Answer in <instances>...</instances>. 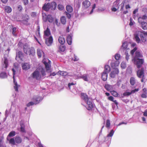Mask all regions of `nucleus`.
I'll return each mask as SVG.
<instances>
[{"label": "nucleus", "instance_id": "c85d7f7f", "mask_svg": "<svg viewBox=\"0 0 147 147\" xmlns=\"http://www.w3.org/2000/svg\"><path fill=\"white\" fill-rule=\"evenodd\" d=\"M50 9V3H48L47 4H45L43 7V9L46 11H48Z\"/></svg>", "mask_w": 147, "mask_h": 147}, {"label": "nucleus", "instance_id": "f3484780", "mask_svg": "<svg viewBox=\"0 0 147 147\" xmlns=\"http://www.w3.org/2000/svg\"><path fill=\"white\" fill-rule=\"evenodd\" d=\"M144 70L142 68L140 70H139L137 72V75L138 77L140 78H141L144 76Z\"/></svg>", "mask_w": 147, "mask_h": 147}, {"label": "nucleus", "instance_id": "393cba45", "mask_svg": "<svg viewBox=\"0 0 147 147\" xmlns=\"http://www.w3.org/2000/svg\"><path fill=\"white\" fill-rule=\"evenodd\" d=\"M107 73L103 72L102 75V78L104 81H105L107 78Z\"/></svg>", "mask_w": 147, "mask_h": 147}, {"label": "nucleus", "instance_id": "e433bc0d", "mask_svg": "<svg viewBox=\"0 0 147 147\" xmlns=\"http://www.w3.org/2000/svg\"><path fill=\"white\" fill-rule=\"evenodd\" d=\"M16 135V132L14 131H12L10 132L8 135L7 138V140H9L8 137H13L15 136Z\"/></svg>", "mask_w": 147, "mask_h": 147}, {"label": "nucleus", "instance_id": "c03bdc74", "mask_svg": "<svg viewBox=\"0 0 147 147\" xmlns=\"http://www.w3.org/2000/svg\"><path fill=\"white\" fill-rule=\"evenodd\" d=\"M121 57V56L119 54H116L115 56V59L117 60H119Z\"/></svg>", "mask_w": 147, "mask_h": 147}, {"label": "nucleus", "instance_id": "774afa93", "mask_svg": "<svg viewBox=\"0 0 147 147\" xmlns=\"http://www.w3.org/2000/svg\"><path fill=\"white\" fill-rule=\"evenodd\" d=\"M108 99L109 100L113 101L114 100V98L112 96H110L109 97Z\"/></svg>", "mask_w": 147, "mask_h": 147}, {"label": "nucleus", "instance_id": "4c0bfd02", "mask_svg": "<svg viewBox=\"0 0 147 147\" xmlns=\"http://www.w3.org/2000/svg\"><path fill=\"white\" fill-rule=\"evenodd\" d=\"M60 20L61 23L63 24H66V18L65 16H62L61 17Z\"/></svg>", "mask_w": 147, "mask_h": 147}, {"label": "nucleus", "instance_id": "6e6552de", "mask_svg": "<svg viewBox=\"0 0 147 147\" xmlns=\"http://www.w3.org/2000/svg\"><path fill=\"white\" fill-rule=\"evenodd\" d=\"M45 64L46 68V69L47 71L49 72L50 71V68L51 66V61L49 60L48 59H44L42 61Z\"/></svg>", "mask_w": 147, "mask_h": 147}, {"label": "nucleus", "instance_id": "864d4df0", "mask_svg": "<svg viewBox=\"0 0 147 147\" xmlns=\"http://www.w3.org/2000/svg\"><path fill=\"white\" fill-rule=\"evenodd\" d=\"M96 5L95 4H94L93 5L92 7V9L90 13V14H91L92 13H93V10H94V9L96 7Z\"/></svg>", "mask_w": 147, "mask_h": 147}, {"label": "nucleus", "instance_id": "79ce46f5", "mask_svg": "<svg viewBox=\"0 0 147 147\" xmlns=\"http://www.w3.org/2000/svg\"><path fill=\"white\" fill-rule=\"evenodd\" d=\"M9 143L13 145H16V142H15V139L14 138H12L9 140Z\"/></svg>", "mask_w": 147, "mask_h": 147}, {"label": "nucleus", "instance_id": "7ed1b4c3", "mask_svg": "<svg viewBox=\"0 0 147 147\" xmlns=\"http://www.w3.org/2000/svg\"><path fill=\"white\" fill-rule=\"evenodd\" d=\"M45 75V69L41 67H39L31 74V76L33 78L39 80L42 76L44 78Z\"/></svg>", "mask_w": 147, "mask_h": 147}, {"label": "nucleus", "instance_id": "09e8293b", "mask_svg": "<svg viewBox=\"0 0 147 147\" xmlns=\"http://www.w3.org/2000/svg\"><path fill=\"white\" fill-rule=\"evenodd\" d=\"M58 8L60 10H63L64 9L63 6L61 4H59L57 6Z\"/></svg>", "mask_w": 147, "mask_h": 147}, {"label": "nucleus", "instance_id": "cd10ccee", "mask_svg": "<svg viewBox=\"0 0 147 147\" xmlns=\"http://www.w3.org/2000/svg\"><path fill=\"white\" fill-rule=\"evenodd\" d=\"M29 19V17L28 15L27 14L24 15L23 17L22 22L24 24H26L24 23L25 22H27L28 20Z\"/></svg>", "mask_w": 147, "mask_h": 147}, {"label": "nucleus", "instance_id": "9b49d317", "mask_svg": "<svg viewBox=\"0 0 147 147\" xmlns=\"http://www.w3.org/2000/svg\"><path fill=\"white\" fill-rule=\"evenodd\" d=\"M46 44L48 46H50L52 45L53 42V38L52 36H49V37L44 38Z\"/></svg>", "mask_w": 147, "mask_h": 147}, {"label": "nucleus", "instance_id": "c9c22d12", "mask_svg": "<svg viewBox=\"0 0 147 147\" xmlns=\"http://www.w3.org/2000/svg\"><path fill=\"white\" fill-rule=\"evenodd\" d=\"M7 76L6 73L4 72H2L0 73V78H6Z\"/></svg>", "mask_w": 147, "mask_h": 147}, {"label": "nucleus", "instance_id": "ea45409f", "mask_svg": "<svg viewBox=\"0 0 147 147\" xmlns=\"http://www.w3.org/2000/svg\"><path fill=\"white\" fill-rule=\"evenodd\" d=\"M127 47V42H125L123 43V45L121 47V49H126Z\"/></svg>", "mask_w": 147, "mask_h": 147}, {"label": "nucleus", "instance_id": "2f4dec72", "mask_svg": "<svg viewBox=\"0 0 147 147\" xmlns=\"http://www.w3.org/2000/svg\"><path fill=\"white\" fill-rule=\"evenodd\" d=\"M67 11L69 13L71 12L73 10V8L70 5H67L66 7Z\"/></svg>", "mask_w": 147, "mask_h": 147}, {"label": "nucleus", "instance_id": "473e14b6", "mask_svg": "<svg viewBox=\"0 0 147 147\" xmlns=\"http://www.w3.org/2000/svg\"><path fill=\"white\" fill-rule=\"evenodd\" d=\"M72 38L70 35H68L67 37V42L68 45H70L72 43Z\"/></svg>", "mask_w": 147, "mask_h": 147}, {"label": "nucleus", "instance_id": "ddd939ff", "mask_svg": "<svg viewBox=\"0 0 147 147\" xmlns=\"http://www.w3.org/2000/svg\"><path fill=\"white\" fill-rule=\"evenodd\" d=\"M119 71L118 68H116L111 72L110 76L112 78H114L115 77L116 75L119 74Z\"/></svg>", "mask_w": 147, "mask_h": 147}, {"label": "nucleus", "instance_id": "0e129e2a", "mask_svg": "<svg viewBox=\"0 0 147 147\" xmlns=\"http://www.w3.org/2000/svg\"><path fill=\"white\" fill-rule=\"evenodd\" d=\"M23 1L25 5H26L28 3V0H23Z\"/></svg>", "mask_w": 147, "mask_h": 147}, {"label": "nucleus", "instance_id": "4d7b16f0", "mask_svg": "<svg viewBox=\"0 0 147 147\" xmlns=\"http://www.w3.org/2000/svg\"><path fill=\"white\" fill-rule=\"evenodd\" d=\"M127 52V51L126 52V51H125V54L126 55L125 58H126V60L127 61H128V60L129 59V55H128Z\"/></svg>", "mask_w": 147, "mask_h": 147}, {"label": "nucleus", "instance_id": "a211bd4d", "mask_svg": "<svg viewBox=\"0 0 147 147\" xmlns=\"http://www.w3.org/2000/svg\"><path fill=\"white\" fill-rule=\"evenodd\" d=\"M118 5V3L117 2H115L114 3L113 6L111 8V10L112 11H117V9L119 8Z\"/></svg>", "mask_w": 147, "mask_h": 147}, {"label": "nucleus", "instance_id": "f8f14e48", "mask_svg": "<svg viewBox=\"0 0 147 147\" xmlns=\"http://www.w3.org/2000/svg\"><path fill=\"white\" fill-rule=\"evenodd\" d=\"M91 3L88 0H86L84 1L82 3V8L84 9H87L90 5Z\"/></svg>", "mask_w": 147, "mask_h": 147}, {"label": "nucleus", "instance_id": "412c9836", "mask_svg": "<svg viewBox=\"0 0 147 147\" xmlns=\"http://www.w3.org/2000/svg\"><path fill=\"white\" fill-rule=\"evenodd\" d=\"M113 86H114L111 85L109 84H106L105 85V87L107 91H111L114 89Z\"/></svg>", "mask_w": 147, "mask_h": 147}, {"label": "nucleus", "instance_id": "4468645a", "mask_svg": "<svg viewBox=\"0 0 147 147\" xmlns=\"http://www.w3.org/2000/svg\"><path fill=\"white\" fill-rule=\"evenodd\" d=\"M8 56L7 54L4 55L3 67L5 68H6L8 66V61L7 59V57Z\"/></svg>", "mask_w": 147, "mask_h": 147}, {"label": "nucleus", "instance_id": "338daca9", "mask_svg": "<svg viewBox=\"0 0 147 147\" xmlns=\"http://www.w3.org/2000/svg\"><path fill=\"white\" fill-rule=\"evenodd\" d=\"M141 17H142V20L147 19V16L145 15Z\"/></svg>", "mask_w": 147, "mask_h": 147}, {"label": "nucleus", "instance_id": "1a4fd4ad", "mask_svg": "<svg viewBox=\"0 0 147 147\" xmlns=\"http://www.w3.org/2000/svg\"><path fill=\"white\" fill-rule=\"evenodd\" d=\"M12 70L13 72V83H14V88L15 90L16 91H18V88L20 86V85H18L17 83L15 81L14 78V75L16 74V70L14 69L13 68Z\"/></svg>", "mask_w": 147, "mask_h": 147}, {"label": "nucleus", "instance_id": "5fc2aeb1", "mask_svg": "<svg viewBox=\"0 0 147 147\" xmlns=\"http://www.w3.org/2000/svg\"><path fill=\"white\" fill-rule=\"evenodd\" d=\"M124 5V2H123L122 3L120 4L121 6V8L120 9V11H123Z\"/></svg>", "mask_w": 147, "mask_h": 147}, {"label": "nucleus", "instance_id": "5701e85b", "mask_svg": "<svg viewBox=\"0 0 147 147\" xmlns=\"http://www.w3.org/2000/svg\"><path fill=\"white\" fill-rule=\"evenodd\" d=\"M4 9L5 12L8 13H11L12 11L11 7L8 6H5L4 7Z\"/></svg>", "mask_w": 147, "mask_h": 147}, {"label": "nucleus", "instance_id": "a878e982", "mask_svg": "<svg viewBox=\"0 0 147 147\" xmlns=\"http://www.w3.org/2000/svg\"><path fill=\"white\" fill-rule=\"evenodd\" d=\"M37 54L39 58L41 57L42 55L44 57V52L41 50L40 49H37Z\"/></svg>", "mask_w": 147, "mask_h": 147}, {"label": "nucleus", "instance_id": "a18cd8bd", "mask_svg": "<svg viewBox=\"0 0 147 147\" xmlns=\"http://www.w3.org/2000/svg\"><path fill=\"white\" fill-rule=\"evenodd\" d=\"M121 67L123 69H125L126 67V64L124 62H122L121 64Z\"/></svg>", "mask_w": 147, "mask_h": 147}, {"label": "nucleus", "instance_id": "7c9ffc66", "mask_svg": "<svg viewBox=\"0 0 147 147\" xmlns=\"http://www.w3.org/2000/svg\"><path fill=\"white\" fill-rule=\"evenodd\" d=\"M111 71V68L108 65H105V69L104 72H106L108 73Z\"/></svg>", "mask_w": 147, "mask_h": 147}, {"label": "nucleus", "instance_id": "052dcab7", "mask_svg": "<svg viewBox=\"0 0 147 147\" xmlns=\"http://www.w3.org/2000/svg\"><path fill=\"white\" fill-rule=\"evenodd\" d=\"M131 94L130 92H125L123 93V95L124 96H129Z\"/></svg>", "mask_w": 147, "mask_h": 147}, {"label": "nucleus", "instance_id": "6e6d98bb", "mask_svg": "<svg viewBox=\"0 0 147 147\" xmlns=\"http://www.w3.org/2000/svg\"><path fill=\"white\" fill-rule=\"evenodd\" d=\"M139 90L138 88L134 90H133L130 92L131 94H133L135 93L136 92H138Z\"/></svg>", "mask_w": 147, "mask_h": 147}, {"label": "nucleus", "instance_id": "bf43d9fd", "mask_svg": "<svg viewBox=\"0 0 147 147\" xmlns=\"http://www.w3.org/2000/svg\"><path fill=\"white\" fill-rule=\"evenodd\" d=\"M16 30V28L15 27L13 28L12 29V34L14 36H16L15 32Z\"/></svg>", "mask_w": 147, "mask_h": 147}, {"label": "nucleus", "instance_id": "a19ab883", "mask_svg": "<svg viewBox=\"0 0 147 147\" xmlns=\"http://www.w3.org/2000/svg\"><path fill=\"white\" fill-rule=\"evenodd\" d=\"M130 82L132 85H134L135 83V78L134 77H131L130 80Z\"/></svg>", "mask_w": 147, "mask_h": 147}, {"label": "nucleus", "instance_id": "dca6fc26", "mask_svg": "<svg viewBox=\"0 0 147 147\" xmlns=\"http://www.w3.org/2000/svg\"><path fill=\"white\" fill-rule=\"evenodd\" d=\"M49 36H51V33L49 29L48 28L47 30L44 31V38L49 37Z\"/></svg>", "mask_w": 147, "mask_h": 147}, {"label": "nucleus", "instance_id": "e2e57ef3", "mask_svg": "<svg viewBox=\"0 0 147 147\" xmlns=\"http://www.w3.org/2000/svg\"><path fill=\"white\" fill-rule=\"evenodd\" d=\"M141 97L143 98H145L146 97V93L145 92L141 95Z\"/></svg>", "mask_w": 147, "mask_h": 147}, {"label": "nucleus", "instance_id": "2eb2a0df", "mask_svg": "<svg viewBox=\"0 0 147 147\" xmlns=\"http://www.w3.org/2000/svg\"><path fill=\"white\" fill-rule=\"evenodd\" d=\"M30 65L28 63H24L22 64V69L25 70H27L30 68Z\"/></svg>", "mask_w": 147, "mask_h": 147}, {"label": "nucleus", "instance_id": "3c124183", "mask_svg": "<svg viewBox=\"0 0 147 147\" xmlns=\"http://www.w3.org/2000/svg\"><path fill=\"white\" fill-rule=\"evenodd\" d=\"M134 22L133 20L131 18H130V22L129 23V25L130 26H132L134 24Z\"/></svg>", "mask_w": 147, "mask_h": 147}, {"label": "nucleus", "instance_id": "49530a36", "mask_svg": "<svg viewBox=\"0 0 147 147\" xmlns=\"http://www.w3.org/2000/svg\"><path fill=\"white\" fill-rule=\"evenodd\" d=\"M114 131L113 129H112L110 131V133L107 135V137H111L113 135Z\"/></svg>", "mask_w": 147, "mask_h": 147}, {"label": "nucleus", "instance_id": "69168bd1", "mask_svg": "<svg viewBox=\"0 0 147 147\" xmlns=\"http://www.w3.org/2000/svg\"><path fill=\"white\" fill-rule=\"evenodd\" d=\"M142 11L145 13H147V8H144L142 9Z\"/></svg>", "mask_w": 147, "mask_h": 147}, {"label": "nucleus", "instance_id": "de8ad7c7", "mask_svg": "<svg viewBox=\"0 0 147 147\" xmlns=\"http://www.w3.org/2000/svg\"><path fill=\"white\" fill-rule=\"evenodd\" d=\"M59 50L61 52H64L65 50V47L63 46H61L59 47Z\"/></svg>", "mask_w": 147, "mask_h": 147}, {"label": "nucleus", "instance_id": "6ab92c4d", "mask_svg": "<svg viewBox=\"0 0 147 147\" xmlns=\"http://www.w3.org/2000/svg\"><path fill=\"white\" fill-rule=\"evenodd\" d=\"M44 20L45 21L48 20L50 22H51L53 21V18L52 16L50 15H48L45 18H43Z\"/></svg>", "mask_w": 147, "mask_h": 147}, {"label": "nucleus", "instance_id": "20e7f679", "mask_svg": "<svg viewBox=\"0 0 147 147\" xmlns=\"http://www.w3.org/2000/svg\"><path fill=\"white\" fill-rule=\"evenodd\" d=\"M81 97L85 102H86V107L87 109L89 110H91L93 107L92 100L88 98L87 95L84 93L81 94Z\"/></svg>", "mask_w": 147, "mask_h": 147}, {"label": "nucleus", "instance_id": "aec40b11", "mask_svg": "<svg viewBox=\"0 0 147 147\" xmlns=\"http://www.w3.org/2000/svg\"><path fill=\"white\" fill-rule=\"evenodd\" d=\"M23 57V55L21 51H19L17 53L16 59H17L19 58L20 60H22Z\"/></svg>", "mask_w": 147, "mask_h": 147}, {"label": "nucleus", "instance_id": "603ef678", "mask_svg": "<svg viewBox=\"0 0 147 147\" xmlns=\"http://www.w3.org/2000/svg\"><path fill=\"white\" fill-rule=\"evenodd\" d=\"M65 13L66 14L67 17L69 19H70L71 17V15L70 14L68 13L67 12H65Z\"/></svg>", "mask_w": 147, "mask_h": 147}, {"label": "nucleus", "instance_id": "c756f323", "mask_svg": "<svg viewBox=\"0 0 147 147\" xmlns=\"http://www.w3.org/2000/svg\"><path fill=\"white\" fill-rule=\"evenodd\" d=\"M58 41L61 44L63 45L65 43V40L63 36H61L59 38Z\"/></svg>", "mask_w": 147, "mask_h": 147}, {"label": "nucleus", "instance_id": "b1692460", "mask_svg": "<svg viewBox=\"0 0 147 147\" xmlns=\"http://www.w3.org/2000/svg\"><path fill=\"white\" fill-rule=\"evenodd\" d=\"M57 74L58 75H61L63 76H65L66 75L69 76V74H68L67 72L65 71H59L57 73Z\"/></svg>", "mask_w": 147, "mask_h": 147}, {"label": "nucleus", "instance_id": "9d476101", "mask_svg": "<svg viewBox=\"0 0 147 147\" xmlns=\"http://www.w3.org/2000/svg\"><path fill=\"white\" fill-rule=\"evenodd\" d=\"M111 61V67L113 69L117 68V67L118 66L119 64V61L109 60V62Z\"/></svg>", "mask_w": 147, "mask_h": 147}, {"label": "nucleus", "instance_id": "f257e3e1", "mask_svg": "<svg viewBox=\"0 0 147 147\" xmlns=\"http://www.w3.org/2000/svg\"><path fill=\"white\" fill-rule=\"evenodd\" d=\"M137 49V47H135L133 50L131 51V54L133 57V60L134 63L136 65L137 67L139 68L141 67L144 61L142 59L139 58L142 57V55L139 51H136L135 53V55L134 56L133 55L134 53L136 51Z\"/></svg>", "mask_w": 147, "mask_h": 147}, {"label": "nucleus", "instance_id": "39448f33", "mask_svg": "<svg viewBox=\"0 0 147 147\" xmlns=\"http://www.w3.org/2000/svg\"><path fill=\"white\" fill-rule=\"evenodd\" d=\"M42 98L38 95H34L32 99V101L29 102L27 105V107H30L34 105H36L39 103Z\"/></svg>", "mask_w": 147, "mask_h": 147}, {"label": "nucleus", "instance_id": "423d86ee", "mask_svg": "<svg viewBox=\"0 0 147 147\" xmlns=\"http://www.w3.org/2000/svg\"><path fill=\"white\" fill-rule=\"evenodd\" d=\"M24 51L27 55H33L35 53L34 48L32 47H30L28 45H25L24 46Z\"/></svg>", "mask_w": 147, "mask_h": 147}, {"label": "nucleus", "instance_id": "72a5a7b5", "mask_svg": "<svg viewBox=\"0 0 147 147\" xmlns=\"http://www.w3.org/2000/svg\"><path fill=\"white\" fill-rule=\"evenodd\" d=\"M142 28L145 30L147 29V23L145 22H143L141 24Z\"/></svg>", "mask_w": 147, "mask_h": 147}, {"label": "nucleus", "instance_id": "f03ea898", "mask_svg": "<svg viewBox=\"0 0 147 147\" xmlns=\"http://www.w3.org/2000/svg\"><path fill=\"white\" fill-rule=\"evenodd\" d=\"M147 33L144 31H136L134 35V39L138 43L144 42L146 40Z\"/></svg>", "mask_w": 147, "mask_h": 147}, {"label": "nucleus", "instance_id": "bb28decb", "mask_svg": "<svg viewBox=\"0 0 147 147\" xmlns=\"http://www.w3.org/2000/svg\"><path fill=\"white\" fill-rule=\"evenodd\" d=\"M15 139L16 143L17 144L20 143L22 141V140L21 138L18 136H16L15 138Z\"/></svg>", "mask_w": 147, "mask_h": 147}, {"label": "nucleus", "instance_id": "f704fd0d", "mask_svg": "<svg viewBox=\"0 0 147 147\" xmlns=\"http://www.w3.org/2000/svg\"><path fill=\"white\" fill-rule=\"evenodd\" d=\"M20 131L23 133L25 132V125L23 123H20Z\"/></svg>", "mask_w": 147, "mask_h": 147}, {"label": "nucleus", "instance_id": "37998d69", "mask_svg": "<svg viewBox=\"0 0 147 147\" xmlns=\"http://www.w3.org/2000/svg\"><path fill=\"white\" fill-rule=\"evenodd\" d=\"M110 121L109 119H107V120L106 126L108 129H109L110 128Z\"/></svg>", "mask_w": 147, "mask_h": 147}, {"label": "nucleus", "instance_id": "4be33fe9", "mask_svg": "<svg viewBox=\"0 0 147 147\" xmlns=\"http://www.w3.org/2000/svg\"><path fill=\"white\" fill-rule=\"evenodd\" d=\"M57 7V4L55 2H53L50 3V7L52 10H55Z\"/></svg>", "mask_w": 147, "mask_h": 147}, {"label": "nucleus", "instance_id": "0eeeda50", "mask_svg": "<svg viewBox=\"0 0 147 147\" xmlns=\"http://www.w3.org/2000/svg\"><path fill=\"white\" fill-rule=\"evenodd\" d=\"M72 76L75 79L81 78L86 82H88L89 80V76L88 74H84L81 76H78L77 75H72Z\"/></svg>", "mask_w": 147, "mask_h": 147}, {"label": "nucleus", "instance_id": "13d9d810", "mask_svg": "<svg viewBox=\"0 0 147 147\" xmlns=\"http://www.w3.org/2000/svg\"><path fill=\"white\" fill-rule=\"evenodd\" d=\"M121 82V80H119L117 82L116 84L118 86H119L120 85Z\"/></svg>", "mask_w": 147, "mask_h": 147}, {"label": "nucleus", "instance_id": "58836bf2", "mask_svg": "<svg viewBox=\"0 0 147 147\" xmlns=\"http://www.w3.org/2000/svg\"><path fill=\"white\" fill-rule=\"evenodd\" d=\"M110 92L111 94L113 96L117 97L118 96V94L117 92L114 90L111 91Z\"/></svg>", "mask_w": 147, "mask_h": 147}, {"label": "nucleus", "instance_id": "680f3d73", "mask_svg": "<svg viewBox=\"0 0 147 147\" xmlns=\"http://www.w3.org/2000/svg\"><path fill=\"white\" fill-rule=\"evenodd\" d=\"M142 18L141 17H139L138 19V21L139 23H142V22H143L142 21Z\"/></svg>", "mask_w": 147, "mask_h": 147}, {"label": "nucleus", "instance_id": "8fccbe9b", "mask_svg": "<svg viewBox=\"0 0 147 147\" xmlns=\"http://www.w3.org/2000/svg\"><path fill=\"white\" fill-rule=\"evenodd\" d=\"M72 60L74 61H77L78 60V58L75 55H74V57L72 58Z\"/></svg>", "mask_w": 147, "mask_h": 147}]
</instances>
